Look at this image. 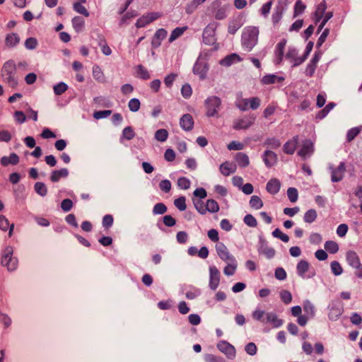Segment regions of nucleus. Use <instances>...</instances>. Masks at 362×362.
<instances>
[{"mask_svg": "<svg viewBox=\"0 0 362 362\" xmlns=\"http://www.w3.org/2000/svg\"><path fill=\"white\" fill-rule=\"evenodd\" d=\"M259 33V29L255 26H247L243 29L241 44L245 51L250 52L257 44Z\"/></svg>", "mask_w": 362, "mask_h": 362, "instance_id": "f257e3e1", "label": "nucleus"}, {"mask_svg": "<svg viewBox=\"0 0 362 362\" xmlns=\"http://www.w3.org/2000/svg\"><path fill=\"white\" fill-rule=\"evenodd\" d=\"M250 206L255 209H259L263 206V202L258 196L253 195L250 198Z\"/></svg>", "mask_w": 362, "mask_h": 362, "instance_id": "a18cd8bd", "label": "nucleus"}, {"mask_svg": "<svg viewBox=\"0 0 362 362\" xmlns=\"http://www.w3.org/2000/svg\"><path fill=\"white\" fill-rule=\"evenodd\" d=\"M206 211H209L211 213L218 212L219 210V206L214 199H208L206 203Z\"/></svg>", "mask_w": 362, "mask_h": 362, "instance_id": "79ce46f5", "label": "nucleus"}, {"mask_svg": "<svg viewBox=\"0 0 362 362\" xmlns=\"http://www.w3.org/2000/svg\"><path fill=\"white\" fill-rule=\"evenodd\" d=\"M204 105L206 107V117L216 118L220 117L218 112L222 105V101L220 98L217 96L208 97L204 101Z\"/></svg>", "mask_w": 362, "mask_h": 362, "instance_id": "7ed1b4c3", "label": "nucleus"}, {"mask_svg": "<svg viewBox=\"0 0 362 362\" xmlns=\"http://www.w3.org/2000/svg\"><path fill=\"white\" fill-rule=\"evenodd\" d=\"M220 272L215 266L209 267V287L211 290L215 291L220 282Z\"/></svg>", "mask_w": 362, "mask_h": 362, "instance_id": "9d476101", "label": "nucleus"}, {"mask_svg": "<svg viewBox=\"0 0 362 362\" xmlns=\"http://www.w3.org/2000/svg\"><path fill=\"white\" fill-rule=\"evenodd\" d=\"M216 250L218 257L225 262H235V257L223 243H216Z\"/></svg>", "mask_w": 362, "mask_h": 362, "instance_id": "0eeeda50", "label": "nucleus"}, {"mask_svg": "<svg viewBox=\"0 0 362 362\" xmlns=\"http://www.w3.org/2000/svg\"><path fill=\"white\" fill-rule=\"evenodd\" d=\"M326 9H327V4H326L325 0H323L320 4H319L317 6L316 10L314 13L315 23L320 22V20L322 19L323 16L326 13H325Z\"/></svg>", "mask_w": 362, "mask_h": 362, "instance_id": "4be33fe9", "label": "nucleus"}, {"mask_svg": "<svg viewBox=\"0 0 362 362\" xmlns=\"http://www.w3.org/2000/svg\"><path fill=\"white\" fill-rule=\"evenodd\" d=\"M236 170V164L230 161H225L219 166V171L223 176H229L235 173Z\"/></svg>", "mask_w": 362, "mask_h": 362, "instance_id": "4468645a", "label": "nucleus"}, {"mask_svg": "<svg viewBox=\"0 0 362 362\" xmlns=\"http://www.w3.org/2000/svg\"><path fill=\"white\" fill-rule=\"evenodd\" d=\"M206 0H192V1L187 4L185 6V13L190 15L192 14Z\"/></svg>", "mask_w": 362, "mask_h": 362, "instance_id": "cd10ccee", "label": "nucleus"}, {"mask_svg": "<svg viewBox=\"0 0 362 362\" xmlns=\"http://www.w3.org/2000/svg\"><path fill=\"white\" fill-rule=\"evenodd\" d=\"M180 125L185 131H190L194 127V119L190 114H185L180 120Z\"/></svg>", "mask_w": 362, "mask_h": 362, "instance_id": "f3484780", "label": "nucleus"}, {"mask_svg": "<svg viewBox=\"0 0 362 362\" xmlns=\"http://www.w3.org/2000/svg\"><path fill=\"white\" fill-rule=\"evenodd\" d=\"M241 27V23L239 21L233 20L229 23L228 32L231 35H234Z\"/></svg>", "mask_w": 362, "mask_h": 362, "instance_id": "09e8293b", "label": "nucleus"}, {"mask_svg": "<svg viewBox=\"0 0 362 362\" xmlns=\"http://www.w3.org/2000/svg\"><path fill=\"white\" fill-rule=\"evenodd\" d=\"M284 80V77L277 76L275 74H269L264 76L262 78V82L264 84L269 85V84H273L276 82H282Z\"/></svg>", "mask_w": 362, "mask_h": 362, "instance_id": "c756f323", "label": "nucleus"}, {"mask_svg": "<svg viewBox=\"0 0 362 362\" xmlns=\"http://www.w3.org/2000/svg\"><path fill=\"white\" fill-rule=\"evenodd\" d=\"M20 42V37L17 33H11L6 35L5 46L7 48H13Z\"/></svg>", "mask_w": 362, "mask_h": 362, "instance_id": "aec40b11", "label": "nucleus"}, {"mask_svg": "<svg viewBox=\"0 0 362 362\" xmlns=\"http://www.w3.org/2000/svg\"><path fill=\"white\" fill-rule=\"evenodd\" d=\"M281 188V182L277 178L271 179L267 184V191L272 194H277Z\"/></svg>", "mask_w": 362, "mask_h": 362, "instance_id": "412c9836", "label": "nucleus"}, {"mask_svg": "<svg viewBox=\"0 0 362 362\" xmlns=\"http://www.w3.org/2000/svg\"><path fill=\"white\" fill-rule=\"evenodd\" d=\"M1 264L3 267H6L8 272L16 270L18 264V260L16 257H13V248L7 246L4 252L1 259Z\"/></svg>", "mask_w": 362, "mask_h": 362, "instance_id": "20e7f679", "label": "nucleus"}, {"mask_svg": "<svg viewBox=\"0 0 362 362\" xmlns=\"http://www.w3.org/2000/svg\"><path fill=\"white\" fill-rule=\"evenodd\" d=\"M298 144V136H296L293 137L292 139L286 142V144L284 145V152L286 154L292 155L295 152Z\"/></svg>", "mask_w": 362, "mask_h": 362, "instance_id": "6ab92c4d", "label": "nucleus"}, {"mask_svg": "<svg viewBox=\"0 0 362 362\" xmlns=\"http://www.w3.org/2000/svg\"><path fill=\"white\" fill-rule=\"evenodd\" d=\"M168 136V132L166 129H160L155 133V138L156 140L163 142L165 141Z\"/></svg>", "mask_w": 362, "mask_h": 362, "instance_id": "3c124183", "label": "nucleus"}, {"mask_svg": "<svg viewBox=\"0 0 362 362\" xmlns=\"http://www.w3.org/2000/svg\"><path fill=\"white\" fill-rule=\"evenodd\" d=\"M167 210V206L163 203H157L153 208V214L154 215L164 214Z\"/></svg>", "mask_w": 362, "mask_h": 362, "instance_id": "6e6d98bb", "label": "nucleus"}, {"mask_svg": "<svg viewBox=\"0 0 362 362\" xmlns=\"http://www.w3.org/2000/svg\"><path fill=\"white\" fill-rule=\"evenodd\" d=\"M241 61H242V59L240 58V57L238 54L233 53V54L226 56L223 59H221L220 62V64L222 66H229L235 62H241Z\"/></svg>", "mask_w": 362, "mask_h": 362, "instance_id": "bb28decb", "label": "nucleus"}, {"mask_svg": "<svg viewBox=\"0 0 362 362\" xmlns=\"http://www.w3.org/2000/svg\"><path fill=\"white\" fill-rule=\"evenodd\" d=\"M68 89V86L64 83L60 82L55 85L53 88L54 93L57 95H60L64 93Z\"/></svg>", "mask_w": 362, "mask_h": 362, "instance_id": "864d4df0", "label": "nucleus"}, {"mask_svg": "<svg viewBox=\"0 0 362 362\" xmlns=\"http://www.w3.org/2000/svg\"><path fill=\"white\" fill-rule=\"evenodd\" d=\"M16 65L12 60L6 62L1 69V76L3 81L6 83L8 86L14 88L18 84V80L16 78Z\"/></svg>", "mask_w": 362, "mask_h": 362, "instance_id": "f03ea898", "label": "nucleus"}, {"mask_svg": "<svg viewBox=\"0 0 362 362\" xmlns=\"http://www.w3.org/2000/svg\"><path fill=\"white\" fill-rule=\"evenodd\" d=\"M306 8L305 4H303L302 0H297L294 6L293 16L297 17L304 12Z\"/></svg>", "mask_w": 362, "mask_h": 362, "instance_id": "37998d69", "label": "nucleus"}, {"mask_svg": "<svg viewBox=\"0 0 362 362\" xmlns=\"http://www.w3.org/2000/svg\"><path fill=\"white\" fill-rule=\"evenodd\" d=\"M346 257L348 264L353 268L360 266V259L356 252H355L354 251L350 250L347 252Z\"/></svg>", "mask_w": 362, "mask_h": 362, "instance_id": "393cba45", "label": "nucleus"}, {"mask_svg": "<svg viewBox=\"0 0 362 362\" xmlns=\"http://www.w3.org/2000/svg\"><path fill=\"white\" fill-rule=\"evenodd\" d=\"M34 188L35 192L42 197H45L47 194V188L43 182H36Z\"/></svg>", "mask_w": 362, "mask_h": 362, "instance_id": "de8ad7c7", "label": "nucleus"}, {"mask_svg": "<svg viewBox=\"0 0 362 362\" xmlns=\"http://www.w3.org/2000/svg\"><path fill=\"white\" fill-rule=\"evenodd\" d=\"M160 16L161 15L158 12L148 13L139 18L135 25L137 28H144Z\"/></svg>", "mask_w": 362, "mask_h": 362, "instance_id": "1a4fd4ad", "label": "nucleus"}, {"mask_svg": "<svg viewBox=\"0 0 362 362\" xmlns=\"http://www.w3.org/2000/svg\"><path fill=\"white\" fill-rule=\"evenodd\" d=\"M141 107V103L137 98H132L128 103V107L130 111L136 112L139 111Z\"/></svg>", "mask_w": 362, "mask_h": 362, "instance_id": "8fccbe9b", "label": "nucleus"}, {"mask_svg": "<svg viewBox=\"0 0 362 362\" xmlns=\"http://www.w3.org/2000/svg\"><path fill=\"white\" fill-rule=\"evenodd\" d=\"M331 180L333 182H338L343 180L346 171V165L344 162H341L337 168L330 165Z\"/></svg>", "mask_w": 362, "mask_h": 362, "instance_id": "6e6552de", "label": "nucleus"}, {"mask_svg": "<svg viewBox=\"0 0 362 362\" xmlns=\"http://www.w3.org/2000/svg\"><path fill=\"white\" fill-rule=\"evenodd\" d=\"M263 161L267 168L274 166L277 162V155L272 151L266 150L262 156Z\"/></svg>", "mask_w": 362, "mask_h": 362, "instance_id": "dca6fc26", "label": "nucleus"}, {"mask_svg": "<svg viewBox=\"0 0 362 362\" xmlns=\"http://www.w3.org/2000/svg\"><path fill=\"white\" fill-rule=\"evenodd\" d=\"M243 221L249 227L255 228L257 226V219L252 214L245 215Z\"/></svg>", "mask_w": 362, "mask_h": 362, "instance_id": "13d9d810", "label": "nucleus"}, {"mask_svg": "<svg viewBox=\"0 0 362 362\" xmlns=\"http://www.w3.org/2000/svg\"><path fill=\"white\" fill-rule=\"evenodd\" d=\"M227 266L223 269V273L226 276H232L234 274L237 269V263L235 262H226Z\"/></svg>", "mask_w": 362, "mask_h": 362, "instance_id": "49530a36", "label": "nucleus"}, {"mask_svg": "<svg viewBox=\"0 0 362 362\" xmlns=\"http://www.w3.org/2000/svg\"><path fill=\"white\" fill-rule=\"evenodd\" d=\"M93 76L98 81H103L104 76L100 67L98 65L93 66Z\"/></svg>", "mask_w": 362, "mask_h": 362, "instance_id": "052dcab7", "label": "nucleus"}, {"mask_svg": "<svg viewBox=\"0 0 362 362\" xmlns=\"http://www.w3.org/2000/svg\"><path fill=\"white\" fill-rule=\"evenodd\" d=\"M284 8L282 7H277L272 14V22L274 24L278 23L283 16Z\"/></svg>", "mask_w": 362, "mask_h": 362, "instance_id": "4d7b16f0", "label": "nucleus"}, {"mask_svg": "<svg viewBox=\"0 0 362 362\" xmlns=\"http://www.w3.org/2000/svg\"><path fill=\"white\" fill-rule=\"evenodd\" d=\"M186 30V27H183V28H175L171 34H170V36L168 39V41L170 43L173 42V41H175L176 39H177L179 37H180L185 32V30Z\"/></svg>", "mask_w": 362, "mask_h": 362, "instance_id": "58836bf2", "label": "nucleus"}, {"mask_svg": "<svg viewBox=\"0 0 362 362\" xmlns=\"http://www.w3.org/2000/svg\"><path fill=\"white\" fill-rule=\"evenodd\" d=\"M310 268V264L308 261L301 259L299 261V262L297 264L296 266V271L298 275L301 277L302 279H305V273L309 270Z\"/></svg>", "mask_w": 362, "mask_h": 362, "instance_id": "b1692460", "label": "nucleus"}, {"mask_svg": "<svg viewBox=\"0 0 362 362\" xmlns=\"http://www.w3.org/2000/svg\"><path fill=\"white\" fill-rule=\"evenodd\" d=\"M343 308L340 305H332L329 308L328 314L329 319L332 321H336L341 315Z\"/></svg>", "mask_w": 362, "mask_h": 362, "instance_id": "5701e85b", "label": "nucleus"}, {"mask_svg": "<svg viewBox=\"0 0 362 362\" xmlns=\"http://www.w3.org/2000/svg\"><path fill=\"white\" fill-rule=\"evenodd\" d=\"M272 235L276 238L280 239L281 241L284 243H288L289 241L288 235L284 233L279 228H276L272 232Z\"/></svg>", "mask_w": 362, "mask_h": 362, "instance_id": "603ef678", "label": "nucleus"}, {"mask_svg": "<svg viewBox=\"0 0 362 362\" xmlns=\"http://www.w3.org/2000/svg\"><path fill=\"white\" fill-rule=\"evenodd\" d=\"M316 218V211L315 209H309L305 213L303 220L305 223H311L315 221Z\"/></svg>", "mask_w": 362, "mask_h": 362, "instance_id": "c03bdc74", "label": "nucleus"}, {"mask_svg": "<svg viewBox=\"0 0 362 362\" xmlns=\"http://www.w3.org/2000/svg\"><path fill=\"white\" fill-rule=\"evenodd\" d=\"M331 270L336 276L341 274L343 272L341 264L337 261H333L331 262Z\"/></svg>", "mask_w": 362, "mask_h": 362, "instance_id": "e2e57ef3", "label": "nucleus"}, {"mask_svg": "<svg viewBox=\"0 0 362 362\" xmlns=\"http://www.w3.org/2000/svg\"><path fill=\"white\" fill-rule=\"evenodd\" d=\"M218 25L215 22L209 23L203 32V42L208 45H214L216 41V30Z\"/></svg>", "mask_w": 362, "mask_h": 362, "instance_id": "423d86ee", "label": "nucleus"}, {"mask_svg": "<svg viewBox=\"0 0 362 362\" xmlns=\"http://www.w3.org/2000/svg\"><path fill=\"white\" fill-rule=\"evenodd\" d=\"M256 117L254 114L245 115L242 118L235 119L233 122V128L235 130H243L249 129L255 123Z\"/></svg>", "mask_w": 362, "mask_h": 362, "instance_id": "39448f33", "label": "nucleus"}, {"mask_svg": "<svg viewBox=\"0 0 362 362\" xmlns=\"http://www.w3.org/2000/svg\"><path fill=\"white\" fill-rule=\"evenodd\" d=\"M167 33V31L163 28L157 30L151 40L152 47L158 48L160 47L161 42L166 37Z\"/></svg>", "mask_w": 362, "mask_h": 362, "instance_id": "2eb2a0df", "label": "nucleus"}, {"mask_svg": "<svg viewBox=\"0 0 362 362\" xmlns=\"http://www.w3.org/2000/svg\"><path fill=\"white\" fill-rule=\"evenodd\" d=\"M69 175V170L66 168H62L52 171L50 180L53 182H58L62 177H66Z\"/></svg>", "mask_w": 362, "mask_h": 362, "instance_id": "a878e982", "label": "nucleus"}, {"mask_svg": "<svg viewBox=\"0 0 362 362\" xmlns=\"http://www.w3.org/2000/svg\"><path fill=\"white\" fill-rule=\"evenodd\" d=\"M208 70L209 67L206 62L200 59L196 62L193 67V73L199 75L202 80L206 78Z\"/></svg>", "mask_w": 362, "mask_h": 362, "instance_id": "f8f14e48", "label": "nucleus"}, {"mask_svg": "<svg viewBox=\"0 0 362 362\" xmlns=\"http://www.w3.org/2000/svg\"><path fill=\"white\" fill-rule=\"evenodd\" d=\"M286 45V40L285 39H284L281 41H280L279 42H278L276 46L275 63L276 64H279L283 60V57H284V49H285Z\"/></svg>", "mask_w": 362, "mask_h": 362, "instance_id": "a211bd4d", "label": "nucleus"}, {"mask_svg": "<svg viewBox=\"0 0 362 362\" xmlns=\"http://www.w3.org/2000/svg\"><path fill=\"white\" fill-rule=\"evenodd\" d=\"M175 206L181 211H185L187 208L185 204V197H180L174 201Z\"/></svg>", "mask_w": 362, "mask_h": 362, "instance_id": "338daca9", "label": "nucleus"}, {"mask_svg": "<svg viewBox=\"0 0 362 362\" xmlns=\"http://www.w3.org/2000/svg\"><path fill=\"white\" fill-rule=\"evenodd\" d=\"M287 196L291 202H296L298 198L297 189L295 187H289L287 190Z\"/></svg>", "mask_w": 362, "mask_h": 362, "instance_id": "bf43d9fd", "label": "nucleus"}, {"mask_svg": "<svg viewBox=\"0 0 362 362\" xmlns=\"http://www.w3.org/2000/svg\"><path fill=\"white\" fill-rule=\"evenodd\" d=\"M135 136V132L132 127H127L122 131V137L128 141L132 140Z\"/></svg>", "mask_w": 362, "mask_h": 362, "instance_id": "5fc2aeb1", "label": "nucleus"}, {"mask_svg": "<svg viewBox=\"0 0 362 362\" xmlns=\"http://www.w3.org/2000/svg\"><path fill=\"white\" fill-rule=\"evenodd\" d=\"M218 349L223 353L226 356L230 358H234L235 356V347L227 342L226 341H221L217 344Z\"/></svg>", "mask_w": 362, "mask_h": 362, "instance_id": "9b49d317", "label": "nucleus"}, {"mask_svg": "<svg viewBox=\"0 0 362 362\" xmlns=\"http://www.w3.org/2000/svg\"><path fill=\"white\" fill-rule=\"evenodd\" d=\"M303 310L308 317H313L315 313V308L314 305L308 300L303 303Z\"/></svg>", "mask_w": 362, "mask_h": 362, "instance_id": "72a5a7b5", "label": "nucleus"}, {"mask_svg": "<svg viewBox=\"0 0 362 362\" xmlns=\"http://www.w3.org/2000/svg\"><path fill=\"white\" fill-rule=\"evenodd\" d=\"M206 362H226L225 359L221 356H216L213 354H206L204 356Z\"/></svg>", "mask_w": 362, "mask_h": 362, "instance_id": "774afa93", "label": "nucleus"}, {"mask_svg": "<svg viewBox=\"0 0 362 362\" xmlns=\"http://www.w3.org/2000/svg\"><path fill=\"white\" fill-rule=\"evenodd\" d=\"M177 186L182 189H187L190 187V181L185 177H180L177 180Z\"/></svg>", "mask_w": 362, "mask_h": 362, "instance_id": "69168bd1", "label": "nucleus"}, {"mask_svg": "<svg viewBox=\"0 0 362 362\" xmlns=\"http://www.w3.org/2000/svg\"><path fill=\"white\" fill-rule=\"evenodd\" d=\"M194 204L196 209L201 214H205L206 213V204H204L203 201H202L201 199L194 200Z\"/></svg>", "mask_w": 362, "mask_h": 362, "instance_id": "0e129e2a", "label": "nucleus"}, {"mask_svg": "<svg viewBox=\"0 0 362 362\" xmlns=\"http://www.w3.org/2000/svg\"><path fill=\"white\" fill-rule=\"evenodd\" d=\"M99 42L98 45L101 47L102 52L106 55L109 56L112 53V50L110 47L107 45L105 38L101 35L99 36Z\"/></svg>", "mask_w": 362, "mask_h": 362, "instance_id": "ea45409f", "label": "nucleus"}, {"mask_svg": "<svg viewBox=\"0 0 362 362\" xmlns=\"http://www.w3.org/2000/svg\"><path fill=\"white\" fill-rule=\"evenodd\" d=\"M325 249L331 254H335L339 250V245L334 241L328 240L325 243Z\"/></svg>", "mask_w": 362, "mask_h": 362, "instance_id": "a19ab883", "label": "nucleus"}, {"mask_svg": "<svg viewBox=\"0 0 362 362\" xmlns=\"http://www.w3.org/2000/svg\"><path fill=\"white\" fill-rule=\"evenodd\" d=\"M72 25L76 33H80L83 30L85 21L81 16H75L72 18Z\"/></svg>", "mask_w": 362, "mask_h": 362, "instance_id": "2f4dec72", "label": "nucleus"}, {"mask_svg": "<svg viewBox=\"0 0 362 362\" xmlns=\"http://www.w3.org/2000/svg\"><path fill=\"white\" fill-rule=\"evenodd\" d=\"M335 106V104L333 103H329V104H327L325 107L324 109H322V110H320L319 112V113L317 114V118L318 119H322L324 118L327 114L328 112Z\"/></svg>", "mask_w": 362, "mask_h": 362, "instance_id": "680f3d73", "label": "nucleus"}, {"mask_svg": "<svg viewBox=\"0 0 362 362\" xmlns=\"http://www.w3.org/2000/svg\"><path fill=\"white\" fill-rule=\"evenodd\" d=\"M136 76L143 80H148L151 76L147 69L139 64L136 66Z\"/></svg>", "mask_w": 362, "mask_h": 362, "instance_id": "f704fd0d", "label": "nucleus"}, {"mask_svg": "<svg viewBox=\"0 0 362 362\" xmlns=\"http://www.w3.org/2000/svg\"><path fill=\"white\" fill-rule=\"evenodd\" d=\"M86 2V0H78L74 4L73 8L76 12L82 14L86 17H88L90 15L89 12L86 7L82 5V4H85Z\"/></svg>", "mask_w": 362, "mask_h": 362, "instance_id": "c85d7f7f", "label": "nucleus"}, {"mask_svg": "<svg viewBox=\"0 0 362 362\" xmlns=\"http://www.w3.org/2000/svg\"><path fill=\"white\" fill-rule=\"evenodd\" d=\"M281 145V143L280 140L275 137L267 138L264 142V146H266L272 149H276L279 148Z\"/></svg>", "mask_w": 362, "mask_h": 362, "instance_id": "c9c22d12", "label": "nucleus"}, {"mask_svg": "<svg viewBox=\"0 0 362 362\" xmlns=\"http://www.w3.org/2000/svg\"><path fill=\"white\" fill-rule=\"evenodd\" d=\"M362 126L353 127L350 129L346 134V140L348 142L353 141L361 132Z\"/></svg>", "mask_w": 362, "mask_h": 362, "instance_id": "e433bc0d", "label": "nucleus"}, {"mask_svg": "<svg viewBox=\"0 0 362 362\" xmlns=\"http://www.w3.org/2000/svg\"><path fill=\"white\" fill-rule=\"evenodd\" d=\"M235 160L239 166L242 168L247 166L250 163L249 157L247 155L242 152L236 153Z\"/></svg>", "mask_w": 362, "mask_h": 362, "instance_id": "7c9ffc66", "label": "nucleus"}, {"mask_svg": "<svg viewBox=\"0 0 362 362\" xmlns=\"http://www.w3.org/2000/svg\"><path fill=\"white\" fill-rule=\"evenodd\" d=\"M8 227H9V236H11L12 234L13 228H14V225L11 224V226H9V222H8V219L4 216L1 215L0 216V229L6 231Z\"/></svg>", "mask_w": 362, "mask_h": 362, "instance_id": "4c0bfd02", "label": "nucleus"}, {"mask_svg": "<svg viewBox=\"0 0 362 362\" xmlns=\"http://www.w3.org/2000/svg\"><path fill=\"white\" fill-rule=\"evenodd\" d=\"M265 322H270L275 327H280L283 323L282 320H279L277 315L274 313H267L266 314Z\"/></svg>", "mask_w": 362, "mask_h": 362, "instance_id": "473e14b6", "label": "nucleus"}, {"mask_svg": "<svg viewBox=\"0 0 362 362\" xmlns=\"http://www.w3.org/2000/svg\"><path fill=\"white\" fill-rule=\"evenodd\" d=\"M314 151V144L310 139H306L303 141L301 148L298 152V154L303 158H306L313 154Z\"/></svg>", "mask_w": 362, "mask_h": 362, "instance_id": "ddd939ff", "label": "nucleus"}]
</instances>
